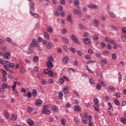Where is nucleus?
I'll return each instance as SVG.
<instances>
[{
	"instance_id": "nucleus-1",
	"label": "nucleus",
	"mask_w": 126,
	"mask_h": 126,
	"mask_svg": "<svg viewBox=\"0 0 126 126\" xmlns=\"http://www.w3.org/2000/svg\"><path fill=\"white\" fill-rule=\"evenodd\" d=\"M2 64H3V67L7 71H8L9 70V69L8 67H10V68H13L14 67L15 65L13 63H10L8 61H3ZM7 66L8 67H7Z\"/></svg>"
},
{
	"instance_id": "nucleus-2",
	"label": "nucleus",
	"mask_w": 126,
	"mask_h": 126,
	"mask_svg": "<svg viewBox=\"0 0 126 126\" xmlns=\"http://www.w3.org/2000/svg\"><path fill=\"white\" fill-rule=\"evenodd\" d=\"M38 46H39V44L37 41V39H32V42L31 43L30 47L31 48H34V47H35V48H38Z\"/></svg>"
},
{
	"instance_id": "nucleus-3",
	"label": "nucleus",
	"mask_w": 126,
	"mask_h": 126,
	"mask_svg": "<svg viewBox=\"0 0 126 126\" xmlns=\"http://www.w3.org/2000/svg\"><path fill=\"white\" fill-rule=\"evenodd\" d=\"M42 113L45 115H50L51 114V111L48 109L47 105H44L43 107V110H42Z\"/></svg>"
},
{
	"instance_id": "nucleus-4",
	"label": "nucleus",
	"mask_w": 126,
	"mask_h": 126,
	"mask_svg": "<svg viewBox=\"0 0 126 126\" xmlns=\"http://www.w3.org/2000/svg\"><path fill=\"white\" fill-rule=\"evenodd\" d=\"M87 119L89 121L88 122V126H95L94 124L91 121H92V116L91 115H89Z\"/></svg>"
},
{
	"instance_id": "nucleus-5",
	"label": "nucleus",
	"mask_w": 126,
	"mask_h": 126,
	"mask_svg": "<svg viewBox=\"0 0 126 126\" xmlns=\"http://www.w3.org/2000/svg\"><path fill=\"white\" fill-rule=\"evenodd\" d=\"M10 52H7L3 55V58L5 60H9L10 59Z\"/></svg>"
},
{
	"instance_id": "nucleus-6",
	"label": "nucleus",
	"mask_w": 126,
	"mask_h": 126,
	"mask_svg": "<svg viewBox=\"0 0 126 126\" xmlns=\"http://www.w3.org/2000/svg\"><path fill=\"white\" fill-rule=\"evenodd\" d=\"M71 40H72V41L74 42V43H76V44H77V43H78V39H77V37H76L74 35H72L71 36Z\"/></svg>"
},
{
	"instance_id": "nucleus-7",
	"label": "nucleus",
	"mask_w": 126,
	"mask_h": 126,
	"mask_svg": "<svg viewBox=\"0 0 126 126\" xmlns=\"http://www.w3.org/2000/svg\"><path fill=\"white\" fill-rule=\"evenodd\" d=\"M47 67H48L49 68H50V69L53 68V67H54V64H53V63L48 61L47 63Z\"/></svg>"
},
{
	"instance_id": "nucleus-8",
	"label": "nucleus",
	"mask_w": 126,
	"mask_h": 126,
	"mask_svg": "<svg viewBox=\"0 0 126 126\" xmlns=\"http://www.w3.org/2000/svg\"><path fill=\"white\" fill-rule=\"evenodd\" d=\"M88 7H89V8H92L94 9H97V5H95L94 4H90L88 5Z\"/></svg>"
},
{
	"instance_id": "nucleus-9",
	"label": "nucleus",
	"mask_w": 126,
	"mask_h": 126,
	"mask_svg": "<svg viewBox=\"0 0 126 126\" xmlns=\"http://www.w3.org/2000/svg\"><path fill=\"white\" fill-rule=\"evenodd\" d=\"M35 7V2L33 1H31V9L32 11H34Z\"/></svg>"
},
{
	"instance_id": "nucleus-10",
	"label": "nucleus",
	"mask_w": 126,
	"mask_h": 126,
	"mask_svg": "<svg viewBox=\"0 0 126 126\" xmlns=\"http://www.w3.org/2000/svg\"><path fill=\"white\" fill-rule=\"evenodd\" d=\"M83 42L85 43V44H87V45L90 44V42H91V40L89 38H85L83 39Z\"/></svg>"
},
{
	"instance_id": "nucleus-11",
	"label": "nucleus",
	"mask_w": 126,
	"mask_h": 126,
	"mask_svg": "<svg viewBox=\"0 0 126 126\" xmlns=\"http://www.w3.org/2000/svg\"><path fill=\"white\" fill-rule=\"evenodd\" d=\"M27 122L30 125V126H34V122L32 120L29 119L27 120Z\"/></svg>"
},
{
	"instance_id": "nucleus-12",
	"label": "nucleus",
	"mask_w": 126,
	"mask_h": 126,
	"mask_svg": "<svg viewBox=\"0 0 126 126\" xmlns=\"http://www.w3.org/2000/svg\"><path fill=\"white\" fill-rule=\"evenodd\" d=\"M42 103H43V102L41 99H37L35 101L36 106H40V105H41Z\"/></svg>"
},
{
	"instance_id": "nucleus-13",
	"label": "nucleus",
	"mask_w": 126,
	"mask_h": 126,
	"mask_svg": "<svg viewBox=\"0 0 126 126\" xmlns=\"http://www.w3.org/2000/svg\"><path fill=\"white\" fill-rule=\"evenodd\" d=\"M67 62H68V57H64L63 59V63L64 64H65V63H67Z\"/></svg>"
},
{
	"instance_id": "nucleus-14",
	"label": "nucleus",
	"mask_w": 126,
	"mask_h": 126,
	"mask_svg": "<svg viewBox=\"0 0 126 126\" xmlns=\"http://www.w3.org/2000/svg\"><path fill=\"white\" fill-rule=\"evenodd\" d=\"M47 49H52L53 48V43L49 42L47 44Z\"/></svg>"
},
{
	"instance_id": "nucleus-15",
	"label": "nucleus",
	"mask_w": 126,
	"mask_h": 126,
	"mask_svg": "<svg viewBox=\"0 0 126 126\" xmlns=\"http://www.w3.org/2000/svg\"><path fill=\"white\" fill-rule=\"evenodd\" d=\"M87 117H86V115H85V117L82 118V122L84 123L85 125L87 124Z\"/></svg>"
},
{
	"instance_id": "nucleus-16",
	"label": "nucleus",
	"mask_w": 126,
	"mask_h": 126,
	"mask_svg": "<svg viewBox=\"0 0 126 126\" xmlns=\"http://www.w3.org/2000/svg\"><path fill=\"white\" fill-rule=\"evenodd\" d=\"M94 108L95 111L98 112L99 111V104H94Z\"/></svg>"
},
{
	"instance_id": "nucleus-17",
	"label": "nucleus",
	"mask_w": 126,
	"mask_h": 126,
	"mask_svg": "<svg viewBox=\"0 0 126 126\" xmlns=\"http://www.w3.org/2000/svg\"><path fill=\"white\" fill-rule=\"evenodd\" d=\"M121 123H123L124 125L126 124V118H125L124 117H121Z\"/></svg>"
},
{
	"instance_id": "nucleus-18",
	"label": "nucleus",
	"mask_w": 126,
	"mask_h": 126,
	"mask_svg": "<svg viewBox=\"0 0 126 126\" xmlns=\"http://www.w3.org/2000/svg\"><path fill=\"white\" fill-rule=\"evenodd\" d=\"M47 31L48 33H52L53 32V28L51 27H49L47 29Z\"/></svg>"
},
{
	"instance_id": "nucleus-19",
	"label": "nucleus",
	"mask_w": 126,
	"mask_h": 126,
	"mask_svg": "<svg viewBox=\"0 0 126 126\" xmlns=\"http://www.w3.org/2000/svg\"><path fill=\"white\" fill-rule=\"evenodd\" d=\"M44 36L47 39V40H49L50 39V36L49 35V33L48 32H45L44 33Z\"/></svg>"
},
{
	"instance_id": "nucleus-20",
	"label": "nucleus",
	"mask_w": 126,
	"mask_h": 126,
	"mask_svg": "<svg viewBox=\"0 0 126 126\" xmlns=\"http://www.w3.org/2000/svg\"><path fill=\"white\" fill-rule=\"evenodd\" d=\"M32 96L33 97H36V96H37V90L33 89L32 90Z\"/></svg>"
},
{
	"instance_id": "nucleus-21",
	"label": "nucleus",
	"mask_w": 126,
	"mask_h": 126,
	"mask_svg": "<svg viewBox=\"0 0 126 126\" xmlns=\"http://www.w3.org/2000/svg\"><path fill=\"white\" fill-rule=\"evenodd\" d=\"M114 103L116 106H120L121 105V102L118 99H115Z\"/></svg>"
},
{
	"instance_id": "nucleus-22",
	"label": "nucleus",
	"mask_w": 126,
	"mask_h": 126,
	"mask_svg": "<svg viewBox=\"0 0 126 126\" xmlns=\"http://www.w3.org/2000/svg\"><path fill=\"white\" fill-rule=\"evenodd\" d=\"M114 88L112 86H110L108 87V91H109V92H112V91H114Z\"/></svg>"
},
{
	"instance_id": "nucleus-23",
	"label": "nucleus",
	"mask_w": 126,
	"mask_h": 126,
	"mask_svg": "<svg viewBox=\"0 0 126 126\" xmlns=\"http://www.w3.org/2000/svg\"><path fill=\"white\" fill-rule=\"evenodd\" d=\"M58 94H59V98L62 100L63 99V94L62 92H60L58 93Z\"/></svg>"
},
{
	"instance_id": "nucleus-24",
	"label": "nucleus",
	"mask_w": 126,
	"mask_h": 126,
	"mask_svg": "<svg viewBox=\"0 0 126 126\" xmlns=\"http://www.w3.org/2000/svg\"><path fill=\"white\" fill-rule=\"evenodd\" d=\"M93 23L95 26H98V24H99L98 21H97V20L96 19H94L93 21Z\"/></svg>"
},
{
	"instance_id": "nucleus-25",
	"label": "nucleus",
	"mask_w": 126,
	"mask_h": 126,
	"mask_svg": "<svg viewBox=\"0 0 126 126\" xmlns=\"http://www.w3.org/2000/svg\"><path fill=\"white\" fill-rule=\"evenodd\" d=\"M74 110L75 112H79V106L78 105H75L74 106Z\"/></svg>"
},
{
	"instance_id": "nucleus-26",
	"label": "nucleus",
	"mask_w": 126,
	"mask_h": 126,
	"mask_svg": "<svg viewBox=\"0 0 126 126\" xmlns=\"http://www.w3.org/2000/svg\"><path fill=\"white\" fill-rule=\"evenodd\" d=\"M66 19H67V21H68L69 22H71V15L69 14L67 16Z\"/></svg>"
},
{
	"instance_id": "nucleus-27",
	"label": "nucleus",
	"mask_w": 126,
	"mask_h": 126,
	"mask_svg": "<svg viewBox=\"0 0 126 126\" xmlns=\"http://www.w3.org/2000/svg\"><path fill=\"white\" fill-rule=\"evenodd\" d=\"M93 40H94V41H97V40H99V36H98V35H94L93 37Z\"/></svg>"
},
{
	"instance_id": "nucleus-28",
	"label": "nucleus",
	"mask_w": 126,
	"mask_h": 126,
	"mask_svg": "<svg viewBox=\"0 0 126 126\" xmlns=\"http://www.w3.org/2000/svg\"><path fill=\"white\" fill-rule=\"evenodd\" d=\"M16 119H17V116L16 115V114H14L12 116V121H15Z\"/></svg>"
},
{
	"instance_id": "nucleus-29",
	"label": "nucleus",
	"mask_w": 126,
	"mask_h": 126,
	"mask_svg": "<svg viewBox=\"0 0 126 126\" xmlns=\"http://www.w3.org/2000/svg\"><path fill=\"white\" fill-rule=\"evenodd\" d=\"M66 122V120H65L64 118H62L61 119V123L63 126H64V125H65Z\"/></svg>"
},
{
	"instance_id": "nucleus-30",
	"label": "nucleus",
	"mask_w": 126,
	"mask_h": 126,
	"mask_svg": "<svg viewBox=\"0 0 126 126\" xmlns=\"http://www.w3.org/2000/svg\"><path fill=\"white\" fill-rule=\"evenodd\" d=\"M68 92V89L67 88H65L63 89V93L64 94H67Z\"/></svg>"
},
{
	"instance_id": "nucleus-31",
	"label": "nucleus",
	"mask_w": 126,
	"mask_h": 126,
	"mask_svg": "<svg viewBox=\"0 0 126 126\" xmlns=\"http://www.w3.org/2000/svg\"><path fill=\"white\" fill-rule=\"evenodd\" d=\"M4 116L6 118V119H8V117H9V114H8V112H7V111H5Z\"/></svg>"
},
{
	"instance_id": "nucleus-32",
	"label": "nucleus",
	"mask_w": 126,
	"mask_h": 126,
	"mask_svg": "<svg viewBox=\"0 0 126 126\" xmlns=\"http://www.w3.org/2000/svg\"><path fill=\"white\" fill-rule=\"evenodd\" d=\"M96 87L97 90H100V89L102 88V86H101L100 84L98 83L97 84Z\"/></svg>"
},
{
	"instance_id": "nucleus-33",
	"label": "nucleus",
	"mask_w": 126,
	"mask_h": 126,
	"mask_svg": "<svg viewBox=\"0 0 126 126\" xmlns=\"http://www.w3.org/2000/svg\"><path fill=\"white\" fill-rule=\"evenodd\" d=\"M59 82L61 84H63V82H64V79L63 78H60Z\"/></svg>"
},
{
	"instance_id": "nucleus-34",
	"label": "nucleus",
	"mask_w": 126,
	"mask_h": 126,
	"mask_svg": "<svg viewBox=\"0 0 126 126\" xmlns=\"http://www.w3.org/2000/svg\"><path fill=\"white\" fill-rule=\"evenodd\" d=\"M52 109H53L54 112H58V111H59V108H58V107H57V106H53L52 107Z\"/></svg>"
},
{
	"instance_id": "nucleus-35",
	"label": "nucleus",
	"mask_w": 126,
	"mask_h": 126,
	"mask_svg": "<svg viewBox=\"0 0 126 126\" xmlns=\"http://www.w3.org/2000/svg\"><path fill=\"white\" fill-rule=\"evenodd\" d=\"M33 108L32 107H28L27 111L28 112V113H31V112H33Z\"/></svg>"
},
{
	"instance_id": "nucleus-36",
	"label": "nucleus",
	"mask_w": 126,
	"mask_h": 126,
	"mask_svg": "<svg viewBox=\"0 0 126 126\" xmlns=\"http://www.w3.org/2000/svg\"><path fill=\"white\" fill-rule=\"evenodd\" d=\"M74 14L77 15H79V9H75L74 11Z\"/></svg>"
},
{
	"instance_id": "nucleus-37",
	"label": "nucleus",
	"mask_w": 126,
	"mask_h": 126,
	"mask_svg": "<svg viewBox=\"0 0 126 126\" xmlns=\"http://www.w3.org/2000/svg\"><path fill=\"white\" fill-rule=\"evenodd\" d=\"M39 60V58L37 56H34L33 57V61L35 62V63H37L38 62V60Z\"/></svg>"
},
{
	"instance_id": "nucleus-38",
	"label": "nucleus",
	"mask_w": 126,
	"mask_h": 126,
	"mask_svg": "<svg viewBox=\"0 0 126 126\" xmlns=\"http://www.w3.org/2000/svg\"><path fill=\"white\" fill-rule=\"evenodd\" d=\"M1 71L3 74L2 75H7V72H6V71H5L4 69H2Z\"/></svg>"
},
{
	"instance_id": "nucleus-39",
	"label": "nucleus",
	"mask_w": 126,
	"mask_h": 126,
	"mask_svg": "<svg viewBox=\"0 0 126 126\" xmlns=\"http://www.w3.org/2000/svg\"><path fill=\"white\" fill-rule=\"evenodd\" d=\"M61 32H62V34H65V33L67 32V31H66V29H63L61 30Z\"/></svg>"
},
{
	"instance_id": "nucleus-40",
	"label": "nucleus",
	"mask_w": 126,
	"mask_h": 126,
	"mask_svg": "<svg viewBox=\"0 0 126 126\" xmlns=\"http://www.w3.org/2000/svg\"><path fill=\"white\" fill-rule=\"evenodd\" d=\"M27 97H28V99H30V98L32 97V93H31V92H28Z\"/></svg>"
},
{
	"instance_id": "nucleus-41",
	"label": "nucleus",
	"mask_w": 126,
	"mask_h": 126,
	"mask_svg": "<svg viewBox=\"0 0 126 126\" xmlns=\"http://www.w3.org/2000/svg\"><path fill=\"white\" fill-rule=\"evenodd\" d=\"M47 74L49 75V76H53V71L49 70Z\"/></svg>"
},
{
	"instance_id": "nucleus-42",
	"label": "nucleus",
	"mask_w": 126,
	"mask_h": 126,
	"mask_svg": "<svg viewBox=\"0 0 126 126\" xmlns=\"http://www.w3.org/2000/svg\"><path fill=\"white\" fill-rule=\"evenodd\" d=\"M63 6H62V5H59L58 7V10H59V11H62V10H63Z\"/></svg>"
},
{
	"instance_id": "nucleus-43",
	"label": "nucleus",
	"mask_w": 126,
	"mask_h": 126,
	"mask_svg": "<svg viewBox=\"0 0 126 126\" xmlns=\"http://www.w3.org/2000/svg\"><path fill=\"white\" fill-rule=\"evenodd\" d=\"M109 15H110V16H111V17H113V18L116 17V15L114 14L113 12H110L109 13Z\"/></svg>"
},
{
	"instance_id": "nucleus-44",
	"label": "nucleus",
	"mask_w": 126,
	"mask_h": 126,
	"mask_svg": "<svg viewBox=\"0 0 126 126\" xmlns=\"http://www.w3.org/2000/svg\"><path fill=\"white\" fill-rule=\"evenodd\" d=\"M66 108H67V109H68V108H71V104L68 103L66 104L65 105Z\"/></svg>"
},
{
	"instance_id": "nucleus-45",
	"label": "nucleus",
	"mask_w": 126,
	"mask_h": 126,
	"mask_svg": "<svg viewBox=\"0 0 126 126\" xmlns=\"http://www.w3.org/2000/svg\"><path fill=\"white\" fill-rule=\"evenodd\" d=\"M6 40L8 42V43H12V39H11L10 37H7L6 38Z\"/></svg>"
},
{
	"instance_id": "nucleus-46",
	"label": "nucleus",
	"mask_w": 126,
	"mask_h": 126,
	"mask_svg": "<svg viewBox=\"0 0 126 126\" xmlns=\"http://www.w3.org/2000/svg\"><path fill=\"white\" fill-rule=\"evenodd\" d=\"M41 82L43 85L47 84V81L45 80L44 79H42Z\"/></svg>"
},
{
	"instance_id": "nucleus-47",
	"label": "nucleus",
	"mask_w": 126,
	"mask_h": 126,
	"mask_svg": "<svg viewBox=\"0 0 126 126\" xmlns=\"http://www.w3.org/2000/svg\"><path fill=\"white\" fill-rule=\"evenodd\" d=\"M112 58L113 60H116L117 59V55H116V54L114 53L112 54Z\"/></svg>"
},
{
	"instance_id": "nucleus-48",
	"label": "nucleus",
	"mask_w": 126,
	"mask_h": 126,
	"mask_svg": "<svg viewBox=\"0 0 126 126\" xmlns=\"http://www.w3.org/2000/svg\"><path fill=\"white\" fill-rule=\"evenodd\" d=\"M68 71L69 72H75V70L74 69H72L71 68H69L68 69Z\"/></svg>"
},
{
	"instance_id": "nucleus-49",
	"label": "nucleus",
	"mask_w": 126,
	"mask_h": 126,
	"mask_svg": "<svg viewBox=\"0 0 126 126\" xmlns=\"http://www.w3.org/2000/svg\"><path fill=\"white\" fill-rule=\"evenodd\" d=\"M48 83H49V84L51 83H54V80L53 79H50L48 80Z\"/></svg>"
},
{
	"instance_id": "nucleus-50",
	"label": "nucleus",
	"mask_w": 126,
	"mask_h": 126,
	"mask_svg": "<svg viewBox=\"0 0 126 126\" xmlns=\"http://www.w3.org/2000/svg\"><path fill=\"white\" fill-rule=\"evenodd\" d=\"M87 67V70L89 71V72H91V73H93V71L91 70L90 68H89V67H88L87 65L86 66Z\"/></svg>"
},
{
	"instance_id": "nucleus-51",
	"label": "nucleus",
	"mask_w": 126,
	"mask_h": 126,
	"mask_svg": "<svg viewBox=\"0 0 126 126\" xmlns=\"http://www.w3.org/2000/svg\"><path fill=\"white\" fill-rule=\"evenodd\" d=\"M118 75H119L118 80L119 82H121V79H122V74H121L120 73H119Z\"/></svg>"
},
{
	"instance_id": "nucleus-52",
	"label": "nucleus",
	"mask_w": 126,
	"mask_h": 126,
	"mask_svg": "<svg viewBox=\"0 0 126 126\" xmlns=\"http://www.w3.org/2000/svg\"><path fill=\"white\" fill-rule=\"evenodd\" d=\"M48 62H53V61H54V58H53V57H50L48 59Z\"/></svg>"
},
{
	"instance_id": "nucleus-53",
	"label": "nucleus",
	"mask_w": 126,
	"mask_h": 126,
	"mask_svg": "<svg viewBox=\"0 0 126 126\" xmlns=\"http://www.w3.org/2000/svg\"><path fill=\"white\" fill-rule=\"evenodd\" d=\"M106 48L108 49V50H112V45L108 44L106 46Z\"/></svg>"
},
{
	"instance_id": "nucleus-54",
	"label": "nucleus",
	"mask_w": 126,
	"mask_h": 126,
	"mask_svg": "<svg viewBox=\"0 0 126 126\" xmlns=\"http://www.w3.org/2000/svg\"><path fill=\"white\" fill-rule=\"evenodd\" d=\"M74 4L75 5H79V0H75L74 2Z\"/></svg>"
},
{
	"instance_id": "nucleus-55",
	"label": "nucleus",
	"mask_w": 126,
	"mask_h": 126,
	"mask_svg": "<svg viewBox=\"0 0 126 126\" xmlns=\"http://www.w3.org/2000/svg\"><path fill=\"white\" fill-rule=\"evenodd\" d=\"M25 69L24 68H22L20 69V72L21 73H24L25 72Z\"/></svg>"
},
{
	"instance_id": "nucleus-56",
	"label": "nucleus",
	"mask_w": 126,
	"mask_h": 126,
	"mask_svg": "<svg viewBox=\"0 0 126 126\" xmlns=\"http://www.w3.org/2000/svg\"><path fill=\"white\" fill-rule=\"evenodd\" d=\"M7 79L6 78V76L5 75H2V81H6Z\"/></svg>"
},
{
	"instance_id": "nucleus-57",
	"label": "nucleus",
	"mask_w": 126,
	"mask_h": 126,
	"mask_svg": "<svg viewBox=\"0 0 126 126\" xmlns=\"http://www.w3.org/2000/svg\"><path fill=\"white\" fill-rule=\"evenodd\" d=\"M2 88H7V84L6 83H3L2 85Z\"/></svg>"
},
{
	"instance_id": "nucleus-58",
	"label": "nucleus",
	"mask_w": 126,
	"mask_h": 126,
	"mask_svg": "<svg viewBox=\"0 0 126 126\" xmlns=\"http://www.w3.org/2000/svg\"><path fill=\"white\" fill-rule=\"evenodd\" d=\"M88 53L90 55H92V54H93V50H92L91 49H89L88 50Z\"/></svg>"
},
{
	"instance_id": "nucleus-59",
	"label": "nucleus",
	"mask_w": 126,
	"mask_h": 126,
	"mask_svg": "<svg viewBox=\"0 0 126 126\" xmlns=\"http://www.w3.org/2000/svg\"><path fill=\"white\" fill-rule=\"evenodd\" d=\"M111 28H112L113 30H117V29H118V27L114 25L111 26Z\"/></svg>"
},
{
	"instance_id": "nucleus-60",
	"label": "nucleus",
	"mask_w": 126,
	"mask_h": 126,
	"mask_svg": "<svg viewBox=\"0 0 126 126\" xmlns=\"http://www.w3.org/2000/svg\"><path fill=\"white\" fill-rule=\"evenodd\" d=\"M98 102H99V100H98V98H94V104H98Z\"/></svg>"
},
{
	"instance_id": "nucleus-61",
	"label": "nucleus",
	"mask_w": 126,
	"mask_h": 126,
	"mask_svg": "<svg viewBox=\"0 0 126 126\" xmlns=\"http://www.w3.org/2000/svg\"><path fill=\"white\" fill-rule=\"evenodd\" d=\"M60 1L61 4H65V0H60Z\"/></svg>"
},
{
	"instance_id": "nucleus-62",
	"label": "nucleus",
	"mask_w": 126,
	"mask_h": 126,
	"mask_svg": "<svg viewBox=\"0 0 126 126\" xmlns=\"http://www.w3.org/2000/svg\"><path fill=\"white\" fill-rule=\"evenodd\" d=\"M118 46H119L117 43H114L113 46V49H116L118 48Z\"/></svg>"
},
{
	"instance_id": "nucleus-63",
	"label": "nucleus",
	"mask_w": 126,
	"mask_h": 126,
	"mask_svg": "<svg viewBox=\"0 0 126 126\" xmlns=\"http://www.w3.org/2000/svg\"><path fill=\"white\" fill-rule=\"evenodd\" d=\"M85 58L86 60H91V57H90V56L89 55H86Z\"/></svg>"
},
{
	"instance_id": "nucleus-64",
	"label": "nucleus",
	"mask_w": 126,
	"mask_h": 126,
	"mask_svg": "<svg viewBox=\"0 0 126 126\" xmlns=\"http://www.w3.org/2000/svg\"><path fill=\"white\" fill-rule=\"evenodd\" d=\"M122 31H123V32L124 33V34H126V28H123V29H122Z\"/></svg>"
}]
</instances>
